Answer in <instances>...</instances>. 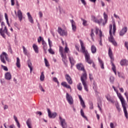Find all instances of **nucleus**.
Wrapping results in <instances>:
<instances>
[{
    "label": "nucleus",
    "mask_w": 128,
    "mask_h": 128,
    "mask_svg": "<svg viewBox=\"0 0 128 128\" xmlns=\"http://www.w3.org/2000/svg\"><path fill=\"white\" fill-rule=\"evenodd\" d=\"M112 24L113 25L110 24L109 26V34L110 36L108 38V40L110 42H112L114 46H118V43H116V42L114 40V36H112V34L114 36L116 30V22H114V21H113Z\"/></svg>",
    "instance_id": "nucleus-1"
},
{
    "label": "nucleus",
    "mask_w": 128,
    "mask_h": 128,
    "mask_svg": "<svg viewBox=\"0 0 128 128\" xmlns=\"http://www.w3.org/2000/svg\"><path fill=\"white\" fill-rule=\"evenodd\" d=\"M76 68L78 70H84V74H82L81 76V82L84 86V88L86 92H88V85L86 84V73L84 72V68L82 66V64H79L76 65Z\"/></svg>",
    "instance_id": "nucleus-2"
},
{
    "label": "nucleus",
    "mask_w": 128,
    "mask_h": 128,
    "mask_svg": "<svg viewBox=\"0 0 128 128\" xmlns=\"http://www.w3.org/2000/svg\"><path fill=\"white\" fill-rule=\"evenodd\" d=\"M114 90V92H116L118 98L120 100L121 102L123 108L124 116L126 118H128V111L126 110V108H128V104L126 102V100H124V97H122V94H120V93H118V90H116L115 88Z\"/></svg>",
    "instance_id": "nucleus-3"
},
{
    "label": "nucleus",
    "mask_w": 128,
    "mask_h": 128,
    "mask_svg": "<svg viewBox=\"0 0 128 128\" xmlns=\"http://www.w3.org/2000/svg\"><path fill=\"white\" fill-rule=\"evenodd\" d=\"M80 42L81 46V51L82 54H84L85 55V58L87 62L90 64H91L92 63V61L90 60V54H88V50H86V47H84V42H82V40H80Z\"/></svg>",
    "instance_id": "nucleus-4"
},
{
    "label": "nucleus",
    "mask_w": 128,
    "mask_h": 128,
    "mask_svg": "<svg viewBox=\"0 0 128 128\" xmlns=\"http://www.w3.org/2000/svg\"><path fill=\"white\" fill-rule=\"evenodd\" d=\"M1 26L2 28H0V36H2L4 38H6V34L8 36H10V34H8V32L6 26L4 25V22H2Z\"/></svg>",
    "instance_id": "nucleus-5"
},
{
    "label": "nucleus",
    "mask_w": 128,
    "mask_h": 128,
    "mask_svg": "<svg viewBox=\"0 0 128 128\" xmlns=\"http://www.w3.org/2000/svg\"><path fill=\"white\" fill-rule=\"evenodd\" d=\"M59 52L62 58V60L64 62V64H66L68 62V60L66 59V55L64 52V48L62 46L59 47Z\"/></svg>",
    "instance_id": "nucleus-6"
},
{
    "label": "nucleus",
    "mask_w": 128,
    "mask_h": 128,
    "mask_svg": "<svg viewBox=\"0 0 128 128\" xmlns=\"http://www.w3.org/2000/svg\"><path fill=\"white\" fill-rule=\"evenodd\" d=\"M59 52L62 58V60L64 62V64H66L68 62V60L66 59V55L64 52V48L62 46L59 47Z\"/></svg>",
    "instance_id": "nucleus-7"
},
{
    "label": "nucleus",
    "mask_w": 128,
    "mask_h": 128,
    "mask_svg": "<svg viewBox=\"0 0 128 128\" xmlns=\"http://www.w3.org/2000/svg\"><path fill=\"white\" fill-rule=\"evenodd\" d=\"M7 60V62H8V55L6 52H2L1 55L0 56V60L3 64H6V60Z\"/></svg>",
    "instance_id": "nucleus-8"
},
{
    "label": "nucleus",
    "mask_w": 128,
    "mask_h": 128,
    "mask_svg": "<svg viewBox=\"0 0 128 128\" xmlns=\"http://www.w3.org/2000/svg\"><path fill=\"white\" fill-rule=\"evenodd\" d=\"M59 120H60V125L62 128H68V124L66 121V119L63 118L61 116H59Z\"/></svg>",
    "instance_id": "nucleus-9"
},
{
    "label": "nucleus",
    "mask_w": 128,
    "mask_h": 128,
    "mask_svg": "<svg viewBox=\"0 0 128 128\" xmlns=\"http://www.w3.org/2000/svg\"><path fill=\"white\" fill-rule=\"evenodd\" d=\"M66 100L69 104H74V98L68 93L66 94Z\"/></svg>",
    "instance_id": "nucleus-10"
},
{
    "label": "nucleus",
    "mask_w": 128,
    "mask_h": 128,
    "mask_svg": "<svg viewBox=\"0 0 128 128\" xmlns=\"http://www.w3.org/2000/svg\"><path fill=\"white\" fill-rule=\"evenodd\" d=\"M99 33V36L100 38V41L99 42V44L100 46H102V31L100 29L96 28L95 30V34H98Z\"/></svg>",
    "instance_id": "nucleus-11"
},
{
    "label": "nucleus",
    "mask_w": 128,
    "mask_h": 128,
    "mask_svg": "<svg viewBox=\"0 0 128 128\" xmlns=\"http://www.w3.org/2000/svg\"><path fill=\"white\" fill-rule=\"evenodd\" d=\"M47 110H48V116L50 118H56V116L58 114H56V112L52 113V112L48 108L47 109Z\"/></svg>",
    "instance_id": "nucleus-12"
},
{
    "label": "nucleus",
    "mask_w": 128,
    "mask_h": 128,
    "mask_svg": "<svg viewBox=\"0 0 128 128\" xmlns=\"http://www.w3.org/2000/svg\"><path fill=\"white\" fill-rule=\"evenodd\" d=\"M58 32L60 34V36H66V30L62 29L60 27L58 28Z\"/></svg>",
    "instance_id": "nucleus-13"
},
{
    "label": "nucleus",
    "mask_w": 128,
    "mask_h": 128,
    "mask_svg": "<svg viewBox=\"0 0 128 128\" xmlns=\"http://www.w3.org/2000/svg\"><path fill=\"white\" fill-rule=\"evenodd\" d=\"M17 16H18V18L20 22H22V18H24V16H22V10H18L17 12Z\"/></svg>",
    "instance_id": "nucleus-14"
},
{
    "label": "nucleus",
    "mask_w": 128,
    "mask_h": 128,
    "mask_svg": "<svg viewBox=\"0 0 128 128\" xmlns=\"http://www.w3.org/2000/svg\"><path fill=\"white\" fill-rule=\"evenodd\" d=\"M108 54L109 58H110L111 60V62H114V54H112V49L110 48H109L108 49Z\"/></svg>",
    "instance_id": "nucleus-15"
},
{
    "label": "nucleus",
    "mask_w": 128,
    "mask_h": 128,
    "mask_svg": "<svg viewBox=\"0 0 128 128\" xmlns=\"http://www.w3.org/2000/svg\"><path fill=\"white\" fill-rule=\"evenodd\" d=\"M65 78L69 84H72V80L70 76L68 74H66L65 75Z\"/></svg>",
    "instance_id": "nucleus-16"
},
{
    "label": "nucleus",
    "mask_w": 128,
    "mask_h": 128,
    "mask_svg": "<svg viewBox=\"0 0 128 128\" xmlns=\"http://www.w3.org/2000/svg\"><path fill=\"white\" fill-rule=\"evenodd\" d=\"M106 98L107 100H108V102H111V104H114V100L112 98L110 94H106Z\"/></svg>",
    "instance_id": "nucleus-17"
},
{
    "label": "nucleus",
    "mask_w": 128,
    "mask_h": 128,
    "mask_svg": "<svg viewBox=\"0 0 128 128\" xmlns=\"http://www.w3.org/2000/svg\"><path fill=\"white\" fill-rule=\"evenodd\" d=\"M72 24V30L73 32H76V22L74 20H70Z\"/></svg>",
    "instance_id": "nucleus-18"
},
{
    "label": "nucleus",
    "mask_w": 128,
    "mask_h": 128,
    "mask_svg": "<svg viewBox=\"0 0 128 128\" xmlns=\"http://www.w3.org/2000/svg\"><path fill=\"white\" fill-rule=\"evenodd\" d=\"M78 96L79 98V100H80L82 106L84 108H86V104H84V100H82V96L80 95H78Z\"/></svg>",
    "instance_id": "nucleus-19"
},
{
    "label": "nucleus",
    "mask_w": 128,
    "mask_h": 128,
    "mask_svg": "<svg viewBox=\"0 0 128 128\" xmlns=\"http://www.w3.org/2000/svg\"><path fill=\"white\" fill-rule=\"evenodd\" d=\"M26 14L30 22V24H34V19L32 18V15L30 14V12H28L26 13Z\"/></svg>",
    "instance_id": "nucleus-20"
},
{
    "label": "nucleus",
    "mask_w": 128,
    "mask_h": 128,
    "mask_svg": "<svg viewBox=\"0 0 128 128\" xmlns=\"http://www.w3.org/2000/svg\"><path fill=\"white\" fill-rule=\"evenodd\" d=\"M4 76L6 80H12V74H10V72L6 73Z\"/></svg>",
    "instance_id": "nucleus-21"
},
{
    "label": "nucleus",
    "mask_w": 128,
    "mask_h": 128,
    "mask_svg": "<svg viewBox=\"0 0 128 128\" xmlns=\"http://www.w3.org/2000/svg\"><path fill=\"white\" fill-rule=\"evenodd\" d=\"M128 31V28L126 27H124L120 32V36H124L126 32Z\"/></svg>",
    "instance_id": "nucleus-22"
},
{
    "label": "nucleus",
    "mask_w": 128,
    "mask_h": 128,
    "mask_svg": "<svg viewBox=\"0 0 128 128\" xmlns=\"http://www.w3.org/2000/svg\"><path fill=\"white\" fill-rule=\"evenodd\" d=\"M120 66H128V61L126 60H122L120 61Z\"/></svg>",
    "instance_id": "nucleus-23"
},
{
    "label": "nucleus",
    "mask_w": 128,
    "mask_h": 128,
    "mask_svg": "<svg viewBox=\"0 0 128 128\" xmlns=\"http://www.w3.org/2000/svg\"><path fill=\"white\" fill-rule=\"evenodd\" d=\"M112 64V70H113L114 74L116 76V66L112 62V61H111Z\"/></svg>",
    "instance_id": "nucleus-24"
},
{
    "label": "nucleus",
    "mask_w": 128,
    "mask_h": 128,
    "mask_svg": "<svg viewBox=\"0 0 128 128\" xmlns=\"http://www.w3.org/2000/svg\"><path fill=\"white\" fill-rule=\"evenodd\" d=\"M26 124L28 128H32V120L28 119L26 121Z\"/></svg>",
    "instance_id": "nucleus-25"
},
{
    "label": "nucleus",
    "mask_w": 128,
    "mask_h": 128,
    "mask_svg": "<svg viewBox=\"0 0 128 128\" xmlns=\"http://www.w3.org/2000/svg\"><path fill=\"white\" fill-rule=\"evenodd\" d=\"M104 22H103V26H105L106 24L108 22V15L106 14V12H104Z\"/></svg>",
    "instance_id": "nucleus-26"
},
{
    "label": "nucleus",
    "mask_w": 128,
    "mask_h": 128,
    "mask_svg": "<svg viewBox=\"0 0 128 128\" xmlns=\"http://www.w3.org/2000/svg\"><path fill=\"white\" fill-rule=\"evenodd\" d=\"M90 50L92 54H96V48L94 45H92L91 46Z\"/></svg>",
    "instance_id": "nucleus-27"
},
{
    "label": "nucleus",
    "mask_w": 128,
    "mask_h": 128,
    "mask_svg": "<svg viewBox=\"0 0 128 128\" xmlns=\"http://www.w3.org/2000/svg\"><path fill=\"white\" fill-rule=\"evenodd\" d=\"M98 62L101 68L104 70V62H102V59L100 58H98Z\"/></svg>",
    "instance_id": "nucleus-28"
},
{
    "label": "nucleus",
    "mask_w": 128,
    "mask_h": 128,
    "mask_svg": "<svg viewBox=\"0 0 128 128\" xmlns=\"http://www.w3.org/2000/svg\"><path fill=\"white\" fill-rule=\"evenodd\" d=\"M32 48L36 54H38V47L36 44H34Z\"/></svg>",
    "instance_id": "nucleus-29"
},
{
    "label": "nucleus",
    "mask_w": 128,
    "mask_h": 128,
    "mask_svg": "<svg viewBox=\"0 0 128 128\" xmlns=\"http://www.w3.org/2000/svg\"><path fill=\"white\" fill-rule=\"evenodd\" d=\"M16 66L17 68H20V60L18 58H16Z\"/></svg>",
    "instance_id": "nucleus-30"
},
{
    "label": "nucleus",
    "mask_w": 128,
    "mask_h": 128,
    "mask_svg": "<svg viewBox=\"0 0 128 128\" xmlns=\"http://www.w3.org/2000/svg\"><path fill=\"white\" fill-rule=\"evenodd\" d=\"M28 66L30 68V74H32V62L30 60L28 62Z\"/></svg>",
    "instance_id": "nucleus-31"
},
{
    "label": "nucleus",
    "mask_w": 128,
    "mask_h": 128,
    "mask_svg": "<svg viewBox=\"0 0 128 128\" xmlns=\"http://www.w3.org/2000/svg\"><path fill=\"white\" fill-rule=\"evenodd\" d=\"M4 18L5 20H6V22L8 26H10V23L8 22V14H6V13L4 14Z\"/></svg>",
    "instance_id": "nucleus-32"
},
{
    "label": "nucleus",
    "mask_w": 128,
    "mask_h": 128,
    "mask_svg": "<svg viewBox=\"0 0 128 128\" xmlns=\"http://www.w3.org/2000/svg\"><path fill=\"white\" fill-rule=\"evenodd\" d=\"M69 60L72 66H74V64L76 62H74V58H72V57L69 56Z\"/></svg>",
    "instance_id": "nucleus-33"
},
{
    "label": "nucleus",
    "mask_w": 128,
    "mask_h": 128,
    "mask_svg": "<svg viewBox=\"0 0 128 128\" xmlns=\"http://www.w3.org/2000/svg\"><path fill=\"white\" fill-rule=\"evenodd\" d=\"M40 80L41 82H44V72H42L41 75L40 76Z\"/></svg>",
    "instance_id": "nucleus-34"
},
{
    "label": "nucleus",
    "mask_w": 128,
    "mask_h": 128,
    "mask_svg": "<svg viewBox=\"0 0 128 128\" xmlns=\"http://www.w3.org/2000/svg\"><path fill=\"white\" fill-rule=\"evenodd\" d=\"M44 62L47 68H48V66H50V64L48 63V61L46 58H44Z\"/></svg>",
    "instance_id": "nucleus-35"
},
{
    "label": "nucleus",
    "mask_w": 128,
    "mask_h": 128,
    "mask_svg": "<svg viewBox=\"0 0 128 128\" xmlns=\"http://www.w3.org/2000/svg\"><path fill=\"white\" fill-rule=\"evenodd\" d=\"M77 88H78V90H82V84L81 83H79L77 85Z\"/></svg>",
    "instance_id": "nucleus-36"
},
{
    "label": "nucleus",
    "mask_w": 128,
    "mask_h": 128,
    "mask_svg": "<svg viewBox=\"0 0 128 128\" xmlns=\"http://www.w3.org/2000/svg\"><path fill=\"white\" fill-rule=\"evenodd\" d=\"M109 80H110V82H111V84H114V77L112 76H110V77Z\"/></svg>",
    "instance_id": "nucleus-37"
},
{
    "label": "nucleus",
    "mask_w": 128,
    "mask_h": 128,
    "mask_svg": "<svg viewBox=\"0 0 128 128\" xmlns=\"http://www.w3.org/2000/svg\"><path fill=\"white\" fill-rule=\"evenodd\" d=\"M104 20L102 19H100L99 20H97V22H97V24H102V26H104Z\"/></svg>",
    "instance_id": "nucleus-38"
},
{
    "label": "nucleus",
    "mask_w": 128,
    "mask_h": 128,
    "mask_svg": "<svg viewBox=\"0 0 128 128\" xmlns=\"http://www.w3.org/2000/svg\"><path fill=\"white\" fill-rule=\"evenodd\" d=\"M80 114H81V116H82V118H86V120H88V118H86V116H84V110H82V109L80 110Z\"/></svg>",
    "instance_id": "nucleus-39"
},
{
    "label": "nucleus",
    "mask_w": 128,
    "mask_h": 128,
    "mask_svg": "<svg viewBox=\"0 0 128 128\" xmlns=\"http://www.w3.org/2000/svg\"><path fill=\"white\" fill-rule=\"evenodd\" d=\"M115 106H116L117 110H118V112H120L121 109H120V104H118V102L116 103Z\"/></svg>",
    "instance_id": "nucleus-40"
},
{
    "label": "nucleus",
    "mask_w": 128,
    "mask_h": 128,
    "mask_svg": "<svg viewBox=\"0 0 128 128\" xmlns=\"http://www.w3.org/2000/svg\"><path fill=\"white\" fill-rule=\"evenodd\" d=\"M22 48H23V52L24 54L26 56V54H28V50H26V47L24 46H22Z\"/></svg>",
    "instance_id": "nucleus-41"
},
{
    "label": "nucleus",
    "mask_w": 128,
    "mask_h": 128,
    "mask_svg": "<svg viewBox=\"0 0 128 128\" xmlns=\"http://www.w3.org/2000/svg\"><path fill=\"white\" fill-rule=\"evenodd\" d=\"M48 52L50 54H54V51L52 49V48H50L48 50Z\"/></svg>",
    "instance_id": "nucleus-42"
},
{
    "label": "nucleus",
    "mask_w": 128,
    "mask_h": 128,
    "mask_svg": "<svg viewBox=\"0 0 128 128\" xmlns=\"http://www.w3.org/2000/svg\"><path fill=\"white\" fill-rule=\"evenodd\" d=\"M68 52H70V49L68 48L67 46H66L64 48V54H68Z\"/></svg>",
    "instance_id": "nucleus-43"
},
{
    "label": "nucleus",
    "mask_w": 128,
    "mask_h": 128,
    "mask_svg": "<svg viewBox=\"0 0 128 128\" xmlns=\"http://www.w3.org/2000/svg\"><path fill=\"white\" fill-rule=\"evenodd\" d=\"M90 36L92 38V40L94 41V30H92Z\"/></svg>",
    "instance_id": "nucleus-44"
},
{
    "label": "nucleus",
    "mask_w": 128,
    "mask_h": 128,
    "mask_svg": "<svg viewBox=\"0 0 128 128\" xmlns=\"http://www.w3.org/2000/svg\"><path fill=\"white\" fill-rule=\"evenodd\" d=\"M48 42L50 48H52V42L50 40V38H48Z\"/></svg>",
    "instance_id": "nucleus-45"
},
{
    "label": "nucleus",
    "mask_w": 128,
    "mask_h": 128,
    "mask_svg": "<svg viewBox=\"0 0 128 128\" xmlns=\"http://www.w3.org/2000/svg\"><path fill=\"white\" fill-rule=\"evenodd\" d=\"M92 20H93L94 22H98V19H96L94 16H92Z\"/></svg>",
    "instance_id": "nucleus-46"
},
{
    "label": "nucleus",
    "mask_w": 128,
    "mask_h": 128,
    "mask_svg": "<svg viewBox=\"0 0 128 128\" xmlns=\"http://www.w3.org/2000/svg\"><path fill=\"white\" fill-rule=\"evenodd\" d=\"M1 66L2 67V68H3V70H5L6 72H8V67L4 66V65H2Z\"/></svg>",
    "instance_id": "nucleus-47"
},
{
    "label": "nucleus",
    "mask_w": 128,
    "mask_h": 128,
    "mask_svg": "<svg viewBox=\"0 0 128 128\" xmlns=\"http://www.w3.org/2000/svg\"><path fill=\"white\" fill-rule=\"evenodd\" d=\"M42 40H44V38H42V36H39V38H38V42L40 44L41 42H42Z\"/></svg>",
    "instance_id": "nucleus-48"
},
{
    "label": "nucleus",
    "mask_w": 128,
    "mask_h": 128,
    "mask_svg": "<svg viewBox=\"0 0 128 128\" xmlns=\"http://www.w3.org/2000/svg\"><path fill=\"white\" fill-rule=\"evenodd\" d=\"M94 108V104L92 102H90V109L92 110Z\"/></svg>",
    "instance_id": "nucleus-49"
},
{
    "label": "nucleus",
    "mask_w": 128,
    "mask_h": 128,
    "mask_svg": "<svg viewBox=\"0 0 128 128\" xmlns=\"http://www.w3.org/2000/svg\"><path fill=\"white\" fill-rule=\"evenodd\" d=\"M43 49L44 50V51L45 52H46V50H48V46L46 44L43 45Z\"/></svg>",
    "instance_id": "nucleus-50"
},
{
    "label": "nucleus",
    "mask_w": 128,
    "mask_h": 128,
    "mask_svg": "<svg viewBox=\"0 0 128 128\" xmlns=\"http://www.w3.org/2000/svg\"><path fill=\"white\" fill-rule=\"evenodd\" d=\"M82 20L83 22H82L83 26H86V22H88L82 18Z\"/></svg>",
    "instance_id": "nucleus-51"
},
{
    "label": "nucleus",
    "mask_w": 128,
    "mask_h": 128,
    "mask_svg": "<svg viewBox=\"0 0 128 128\" xmlns=\"http://www.w3.org/2000/svg\"><path fill=\"white\" fill-rule=\"evenodd\" d=\"M38 16H39L40 18H42V16H43L42 12L41 11H40L38 12Z\"/></svg>",
    "instance_id": "nucleus-52"
},
{
    "label": "nucleus",
    "mask_w": 128,
    "mask_h": 128,
    "mask_svg": "<svg viewBox=\"0 0 128 128\" xmlns=\"http://www.w3.org/2000/svg\"><path fill=\"white\" fill-rule=\"evenodd\" d=\"M53 80L54 82H57V84H60V82H58V78L56 77H54L53 78Z\"/></svg>",
    "instance_id": "nucleus-53"
},
{
    "label": "nucleus",
    "mask_w": 128,
    "mask_h": 128,
    "mask_svg": "<svg viewBox=\"0 0 128 128\" xmlns=\"http://www.w3.org/2000/svg\"><path fill=\"white\" fill-rule=\"evenodd\" d=\"M14 119L15 120L16 122H18V117H16V116L15 115H14L13 116Z\"/></svg>",
    "instance_id": "nucleus-54"
},
{
    "label": "nucleus",
    "mask_w": 128,
    "mask_h": 128,
    "mask_svg": "<svg viewBox=\"0 0 128 128\" xmlns=\"http://www.w3.org/2000/svg\"><path fill=\"white\" fill-rule=\"evenodd\" d=\"M39 88L41 92H44V90L42 88V85L39 86Z\"/></svg>",
    "instance_id": "nucleus-55"
},
{
    "label": "nucleus",
    "mask_w": 128,
    "mask_h": 128,
    "mask_svg": "<svg viewBox=\"0 0 128 128\" xmlns=\"http://www.w3.org/2000/svg\"><path fill=\"white\" fill-rule=\"evenodd\" d=\"M67 84H68L66 83V82H62L61 83V86H64V88H65V87H66V86Z\"/></svg>",
    "instance_id": "nucleus-56"
},
{
    "label": "nucleus",
    "mask_w": 128,
    "mask_h": 128,
    "mask_svg": "<svg viewBox=\"0 0 128 128\" xmlns=\"http://www.w3.org/2000/svg\"><path fill=\"white\" fill-rule=\"evenodd\" d=\"M89 78H90V80H94V77H92V75L90 74H89Z\"/></svg>",
    "instance_id": "nucleus-57"
},
{
    "label": "nucleus",
    "mask_w": 128,
    "mask_h": 128,
    "mask_svg": "<svg viewBox=\"0 0 128 128\" xmlns=\"http://www.w3.org/2000/svg\"><path fill=\"white\" fill-rule=\"evenodd\" d=\"M124 94L126 96V100H127V102H128V92H125Z\"/></svg>",
    "instance_id": "nucleus-58"
},
{
    "label": "nucleus",
    "mask_w": 128,
    "mask_h": 128,
    "mask_svg": "<svg viewBox=\"0 0 128 128\" xmlns=\"http://www.w3.org/2000/svg\"><path fill=\"white\" fill-rule=\"evenodd\" d=\"M110 128H114V123H112V122L110 123Z\"/></svg>",
    "instance_id": "nucleus-59"
},
{
    "label": "nucleus",
    "mask_w": 128,
    "mask_h": 128,
    "mask_svg": "<svg viewBox=\"0 0 128 128\" xmlns=\"http://www.w3.org/2000/svg\"><path fill=\"white\" fill-rule=\"evenodd\" d=\"M80 0L84 6H86V1L84 0Z\"/></svg>",
    "instance_id": "nucleus-60"
},
{
    "label": "nucleus",
    "mask_w": 128,
    "mask_h": 128,
    "mask_svg": "<svg viewBox=\"0 0 128 128\" xmlns=\"http://www.w3.org/2000/svg\"><path fill=\"white\" fill-rule=\"evenodd\" d=\"M11 2V6H14V0H10Z\"/></svg>",
    "instance_id": "nucleus-61"
},
{
    "label": "nucleus",
    "mask_w": 128,
    "mask_h": 128,
    "mask_svg": "<svg viewBox=\"0 0 128 128\" xmlns=\"http://www.w3.org/2000/svg\"><path fill=\"white\" fill-rule=\"evenodd\" d=\"M16 124L18 128H20V122H16Z\"/></svg>",
    "instance_id": "nucleus-62"
},
{
    "label": "nucleus",
    "mask_w": 128,
    "mask_h": 128,
    "mask_svg": "<svg viewBox=\"0 0 128 128\" xmlns=\"http://www.w3.org/2000/svg\"><path fill=\"white\" fill-rule=\"evenodd\" d=\"M10 128H16V126H14V124H11L9 126Z\"/></svg>",
    "instance_id": "nucleus-63"
},
{
    "label": "nucleus",
    "mask_w": 128,
    "mask_h": 128,
    "mask_svg": "<svg viewBox=\"0 0 128 128\" xmlns=\"http://www.w3.org/2000/svg\"><path fill=\"white\" fill-rule=\"evenodd\" d=\"M125 46L126 48L128 50V42H125Z\"/></svg>",
    "instance_id": "nucleus-64"
}]
</instances>
